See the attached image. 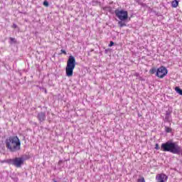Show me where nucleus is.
<instances>
[{
  "mask_svg": "<svg viewBox=\"0 0 182 182\" xmlns=\"http://www.w3.org/2000/svg\"><path fill=\"white\" fill-rule=\"evenodd\" d=\"M134 76H136V77H138V76H139V73H136L134 74Z\"/></svg>",
  "mask_w": 182,
  "mask_h": 182,
  "instance_id": "21",
  "label": "nucleus"
},
{
  "mask_svg": "<svg viewBox=\"0 0 182 182\" xmlns=\"http://www.w3.org/2000/svg\"><path fill=\"white\" fill-rule=\"evenodd\" d=\"M6 163L11 164V166H14L15 167L19 168L23 166V163H25V159L23 157H16L14 159H7Z\"/></svg>",
  "mask_w": 182,
  "mask_h": 182,
  "instance_id": "6",
  "label": "nucleus"
},
{
  "mask_svg": "<svg viewBox=\"0 0 182 182\" xmlns=\"http://www.w3.org/2000/svg\"><path fill=\"white\" fill-rule=\"evenodd\" d=\"M43 90H44V92H45V93L46 95V93H48V90H46V88H43Z\"/></svg>",
  "mask_w": 182,
  "mask_h": 182,
  "instance_id": "20",
  "label": "nucleus"
},
{
  "mask_svg": "<svg viewBox=\"0 0 182 182\" xmlns=\"http://www.w3.org/2000/svg\"><path fill=\"white\" fill-rule=\"evenodd\" d=\"M5 143L6 149L11 153L21 150V140L18 136H9L6 139Z\"/></svg>",
  "mask_w": 182,
  "mask_h": 182,
  "instance_id": "2",
  "label": "nucleus"
},
{
  "mask_svg": "<svg viewBox=\"0 0 182 182\" xmlns=\"http://www.w3.org/2000/svg\"><path fill=\"white\" fill-rule=\"evenodd\" d=\"M62 53H63L64 55H68V53H66V50H65L64 49L60 50V55H62Z\"/></svg>",
  "mask_w": 182,
  "mask_h": 182,
  "instance_id": "16",
  "label": "nucleus"
},
{
  "mask_svg": "<svg viewBox=\"0 0 182 182\" xmlns=\"http://www.w3.org/2000/svg\"><path fill=\"white\" fill-rule=\"evenodd\" d=\"M155 149H156V150H160V146H159V144H156V145H155Z\"/></svg>",
  "mask_w": 182,
  "mask_h": 182,
  "instance_id": "17",
  "label": "nucleus"
},
{
  "mask_svg": "<svg viewBox=\"0 0 182 182\" xmlns=\"http://www.w3.org/2000/svg\"><path fill=\"white\" fill-rule=\"evenodd\" d=\"M1 163H5V161H1Z\"/></svg>",
  "mask_w": 182,
  "mask_h": 182,
  "instance_id": "25",
  "label": "nucleus"
},
{
  "mask_svg": "<svg viewBox=\"0 0 182 182\" xmlns=\"http://www.w3.org/2000/svg\"><path fill=\"white\" fill-rule=\"evenodd\" d=\"M164 127L166 133H171V132H173V129L169 127L165 126Z\"/></svg>",
  "mask_w": 182,
  "mask_h": 182,
  "instance_id": "11",
  "label": "nucleus"
},
{
  "mask_svg": "<svg viewBox=\"0 0 182 182\" xmlns=\"http://www.w3.org/2000/svg\"><path fill=\"white\" fill-rule=\"evenodd\" d=\"M43 5H44V6H49V2L48 1H44Z\"/></svg>",
  "mask_w": 182,
  "mask_h": 182,
  "instance_id": "14",
  "label": "nucleus"
},
{
  "mask_svg": "<svg viewBox=\"0 0 182 182\" xmlns=\"http://www.w3.org/2000/svg\"><path fill=\"white\" fill-rule=\"evenodd\" d=\"M175 92H176L180 96H182V89L180 88V87H176Z\"/></svg>",
  "mask_w": 182,
  "mask_h": 182,
  "instance_id": "10",
  "label": "nucleus"
},
{
  "mask_svg": "<svg viewBox=\"0 0 182 182\" xmlns=\"http://www.w3.org/2000/svg\"><path fill=\"white\" fill-rule=\"evenodd\" d=\"M171 6H172V8H177L178 6V0H173L171 2Z\"/></svg>",
  "mask_w": 182,
  "mask_h": 182,
  "instance_id": "9",
  "label": "nucleus"
},
{
  "mask_svg": "<svg viewBox=\"0 0 182 182\" xmlns=\"http://www.w3.org/2000/svg\"><path fill=\"white\" fill-rule=\"evenodd\" d=\"M136 2H139V0H135Z\"/></svg>",
  "mask_w": 182,
  "mask_h": 182,
  "instance_id": "24",
  "label": "nucleus"
},
{
  "mask_svg": "<svg viewBox=\"0 0 182 182\" xmlns=\"http://www.w3.org/2000/svg\"><path fill=\"white\" fill-rule=\"evenodd\" d=\"M37 119L40 122V123H42V122H45L46 120V112H40L37 114Z\"/></svg>",
  "mask_w": 182,
  "mask_h": 182,
  "instance_id": "7",
  "label": "nucleus"
},
{
  "mask_svg": "<svg viewBox=\"0 0 182 182\" xmlns=\"http://www.w3.org/2000/svg\"><path fill=\"white\" fill-rule=\"evenodd\" d=\"M9 41L11 44L16 43V39H15V38L10 37Z\"/></svg>",
  "mask_w": 182,
  "mask_h": 182,
  "instance_id": "12",
  "label": "nucleus"
},
{
  "mask_svg": "<svg viewBox=\"0 0 182 182\" xmlns=\"http://www.w3.org/2000/svg\"><path fill=\"white\" fill-rule=\"evenodd\" d=\"M62 163H63V160L60 159V160L58 161V165L60 166V164H62Z\"/></svg>",
  "mask_w": 182,
  "mask_h": 182,
  "instance_id": "19",
  "label": "nucleus"
},
{
  "mask_svg": "<svg viewBox=\"0 0 182 182\" xmlns=\"http://www.w3.org/2000/svg\"><path fill=\"white\" fill-rule=\"evenodd\" d=\"M109 50H110V49H109V48L105 50V55H107L109 53Z\"/></svg>",
  "mask_w": 182,
  "mask_h": 182,
  "instance_id": "18",
  "label": "nucleus"
},
{
  "mask_svg": "<svg viewBox=\"0 0 182 182\" xmlns=\"http://www.w3.org/2000/svg\"><path fill=\"white\" fill-rule=\"evenodd\" d=\"M171 113H173V111L170 109L166 112V115L164 119L165 122L170 123V122L173 120V119L171 118Z\"/></svg>",
  "mask_w": 182,
  "mask_h": 182,
  "instance_id": "8",
  "label": "nucleus"
},
{
  "mask_svg": "<svg viewBox=\"0 0 182 182\" xmlns=\"http://www.w3.org/2000/svg\"><path fill=\"white\" fill-rule=\"evenodd\" d=\"M108 46H109V48H112V46H114V42L110 41V42H109V44L108 45Z\"/></svg>",
  "mask_w": 182,
  "mask_h": 182,
  "instance_id": "15",
  "label": "nucleus"
},
{
  "mask_svg": "<svg viewBox=\"0 0 182 182\" xmlns=\"http://www.w3.org/2000/svg\"><path fill=\"white\" fill-rule=\"evenodd\" d=\"M115 16L119 19L118 21V25L119 28H123L127 26L126 22H127L128 19L130 21V18H129V12L126 10L123 9H116L114 10Z\"/></svg>",
  "mask_w": 182,
  "mask_h": 182,
  "instance_id": "3",
  "label": "nucleus"
},
{
  "mask_svg": "<svg viewBox=\"0 0 182 182\" xmlns=\"http://www.w3.org/2000/svg\"><path fill=\"white\" fill-rule=\"evenodd\" d=\"M161 150L162 151H168L172 153V154H178L182 156V147L171 140H169L165 143L161 144Z\"/></svg>",
  "mask_w": 182,
  "mask_h": 182,
  "instance_id": "1",
  "label": "nucleus"
},
{
  "mask_svg": "<svg viewBox=\"0 0 182 182\" xmlns=\"http://www.w3.org/2000/svg\"><path fill=\"white\" fill-rule=\"evenodd\" d=\"M11 28H13L14 29H18V25H16V23H13V25L11 26Z\"/></svg>",
  "mask_w": 182,
  "mask_h": 182,
  "instance_id": "13",
  "label": "nucleus"
},
{
  "mask_svg": "<svg viewBox=\"0 0 182 182\" xmlns=\"http://www.w3.org/2000/svg\"><path fill=\"white\" fill-rule=\"evenodd\" d=\"M75 68H76V58L73 55H70L65 68V75L68 77H72L73 76Z\"/></svg>",
  "mask_w": 182,
  "mask_h": 182,
  "instance_id": "4",
  "label": "nucleus"
},
{
  "mask_svg": "<svg viewBox=\"0 0 182 182\" xmlns=\"http://www.w3.org/2000/svg\"><path fill=\"white\" fill-rule=\"evenodd\" d=\"M169 126H171V124H169Z\"/></svg>",
  "mask_w": 182,
  "mask_h": 182,
  "instance_id": "26",
  "label": "nucleus"
},
{
  "mask_svg": "<svg viewBox=\"0 0 182 182\" xmlns=\"http://www.w3.org/2000/svg\"><path fill=\"white\" fill-rule=\"evenodd\" d=\"M53 182H58V181L56 179H55V178L53 179Z\"/></svg>",
  "mask_w": 182,
  "mask_h": 182,
  "instance_id": "22",
  "label": "nucleus"
},
{
  "mask_svg": "<svg viewBox=\"0 0 182 182\" xmlns=\"http://www.w3.org/2000/svg\"><path fill=\"white\" fill-rule=\"evenodd\" d=\"M92 4H97V1H93Z\"/></svg>",
  "mask_w": 182,
  "mask_h": 182,
  "instance_id": "23",
  "label": "nucleus"
},
{
  "mask_svg": "<svg viewBox=\"0 0 182 182\" xmlns=\"http://www.w3.org/2000/svg\"><path fill=\"white\" fill-rule=\"evenodd\" d=\"M149 73L151 75H154L157 77H159L160 79H163L164 76L168 73V70H167V68L164 66H161L159 68H156L153 67L151 69L149 70Z\"/></svg>",
  "mask_w": 182,
  "mask_h": 182,
  "instance_id": "5",
  "label": "nucleus"
}]
</instances>
